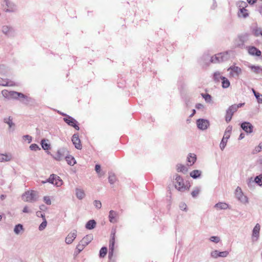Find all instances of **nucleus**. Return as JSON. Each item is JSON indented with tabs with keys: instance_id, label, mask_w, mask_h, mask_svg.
<instances>
[{
	"instance_id": "nucleus-41",
	"label": "nucleus",
	"mask_w": 262,
	"mask_h": 262,
	"mask_svg": "<svg viewBox=\"0 0 262 262\" xmlns=\"http://www.w3.org/2000/svg\"><path fill=\"white\" fill-rule=\"evenodd\" d=\"M108 180L111 184H113L116 180L115 176L114 174H110L108 177Z\"/></svg>"
},
{
	"instance_id": "nucleus-14",
	"label": "nucleus",
	"mask_w": 262,
	"mask_h": 262,
	"mask_svg": "<svg viewBox=\"0 0 262 262\" xmlns=\"http://www.w3.org/2000/svg\"><path fill=\"white\" fill-rule=\"evenodd\" d=\"M197 125L201 129H206L209 125V122L204 119H199L197 121Z\"/></svg>"
},
{
	"instance_id": "nucleus-63",
	"label": "nucleus",
	"mask_w": 262,
	"mask_h": 262,
	"mask_svg": "<svg viewBox=\"0 0 262 262\" xmlns=\"http://www.w3.org/2000/svg\"><path fill=\"white\" fill-rule=\"evenodd\" d=\"M195 114V110H193L192 114L190 115V117H192Z\"/></svg>"
},
{
	"instance_id": "nucleus-23",
	"label": "nucleus",
	"mask_w": 262,
	"mask_h": 262,
	"mask_svg": "<svg viewBox=\"0 0 262 262\" xmlns=\"http://www.w3.org/2000/svg\"><path fill=\"white\" fill-rule=\"evenodd\" d=\"M11 155L7 154H0V162H7L11 160Z\"/></svg>"
},
{
	"instance_id": "nucleus-18",
	"label": "nucleus",
	"mask_w": 262,
	"mask_h": 262,
	"mask_svg": "<svg viewBox=\"0 0 262 262\" xmlns=\"http://www.w3.org/2000/svg\"><path fill=\"white\" fill-rule=\"evenodd\" d=\"M241 127L243 130L248 133H250L252 132L253 126L249 122H244L242 124Z\"/></svg>"
},
{
	"instance_id": "nucleus-24",
	"label": "nucleus",
	"mask_w": 262,
	"mask_h": 262,
	"mask_svg": "<svg viewBox=\"0 0 262 262\" xmlns=\"http://www.w3.org/2000/svg\"><path fill=\"white\" fill-rule=\"evenodd\" d=\"M10 97L12 98H17L18 97L25 98H26V96H25L23 94L21 93H18L15 91H11Z\"/></svg>"
},
{
	"instance_id": "nucleus-30",
	"label": "nucleus",
	"mask_w": 262,
	"mask_h": 262,
	"mask_svg": "<svg viewBox=\"0 0 262 262\" xmlns=\"http://www.w3.org/2000/svg\"><path fill=\"white\" fill-rule=\"evenodd\" d=\"M201 174V171L199 170H194L190 173V176L193 179L199 178Z\"/></svg>"
},
{
	"instance_id": "nucleus-64",
	"label": "nucleus",
	"mask_w": 262,
	"mask_h": 262,
	"mask_svg": "<svg viewBox=\"0 0 262 262\" xmlns=\"http://www.w3.org/2000/svg\"><path fill=\"white\" fill-rule=\"evenodd\" d=\"M239 40L242 42H244V38L243 37H239L238 38Z\"/></svg>"
},
{
	"instance_id": "nucleus-29",
	"label": "nucleus",
	"mask_w": 262,
	"mask_h": 262,
	"mask_svg": "<svg viewBox=\"0 0 262 262\" xmlns=\"http://www.w3.org/2000/svg\"><path fill=\"white\" fill-rule=\"evenodd\" d=\"M222 85L223 88H227L230 86V83L228 79L225 77L221 78Z\"/></svg>"
},
{
	"instance_id": "nucleus-48",
	"label": "nucleus",
	"mask_w": 262,
	"mask_h": 262,
	"mask_svg": "<svg viewBox=\"0 0 262 262\" xmlns=\"http://www.w3.org/2000/svg\"><path fill=\"white\" fill-rule=\"evenodd\" d=\"M202 96L207 102H209L211 100V97L210 95L202 94Z\"/></svg>"
},
{
	"instance_id": "nucleus-43",
	"label": "nucleus",
	"mask_w": 262,
	"mask_h": 262,
	"mask_svg": "<svg viewBox=\"0 0 262 262\" xmlns=\"http://www.w3.org/2000/svg\"><path fill=\"white\" fill-rule=\"evenodd\" d=\"M227 141L228 140H225L223 138L222 139V141L220 143V148L222 150H223L224 149V148L225 147L227 142Z\"/></svg>"
},
{
	"instance_id": "nucleus-19",
	"label": "nucleus",
	"mask_w": 262,
	"mask_h": 262,
	"mask_svg": "<svg viewBox=\"0 0 262 262\" xmlns=\"http://www.w3.org/2000/svg\"><path fill=\"white\" fill-rule=\"evenodd\" d=\"M238 16L239 17L246 18L249 16V11L243 6L238 12Z\"/></svg>"
},
{
	"instance_id": "nucleus-54",
	"label": "nucleus",
	"mask_w": 262,
	"mask_h": 262,
	"mask_svg": "<svg viewBox=\"0 0 262 262\" xmlns=\"http://www.w3.org/2000/svg\"><path fill=\"white\" fill-rule=\"evenodd\" d=\"M255 150L256 152H259L262 150V142H260L259 145L255 147Z\"/></svg>"
},
{
	"instance_id": "nucleus-8",
	"label": "nucleus",
	"mask_w": 262,
	"mask_h": 262,
	"mask_svg": "<svg viewBox=\"0 0 262 262\" xmlns=\"http://www.w3.org/2000/svg\"><path fill=\"white\" fill-rule=\"evenodd\" d=\"M77 236V231L76 230H73L66 237L65 242L68 244H71Z\"/></svg>"
},
{
	"instance_id": "nucleus-28",
	"label": "nucleus",
	"mask_w": 262,
	"mask_h": 262,
	"mask_svg": "<svg viewBox=\"0 0 262 262\" xmlns=\"http://www.w3.org/2000/svg\"><path fill=\"white\" fill-rule=\"evenodd\" d=\"M96 224V223L94 220H90L86 223L85 227L88 229H92L95 227Z\"/></svg>"
},
{
	"instance_id": "nucleus-21",
	"label": "nucleus",
	"mask_w": 262,
	"mask_h": 262,
	"mask_svg": "<svg viewBox=\"0 0 262 262\" xmlns=\"http://www.w3.org/2000/svg\"><path fill=\"white\" fill-rule=\"evenodd\" d=\"M248 67L254 73L256 74H262V68L260 66L251 65Z\"/></svg>"
},
{
	"instance_id": "nucleus-61",
	"label": "nucleus",
	"mask_w": 262,
	"mask_h": 262,
	"mask_svg": "<svg viewBox=\"0 0 262 262\" xmlns=\"http://www.w3.org/2000/svg\"><path fill=\"white\" fill-rule=\"evenodd\" d=\"M24 137L28 140L29 143H30L31 141V140H32L31 137H30V136L26 135V136H25Z\"/></svg>"
},
{
	"instance_id": "nucleus-56",
	"label": "nucleus",
	"mask_w": 262,
	"mask_h": 262,
	"mask_svg": "<svg viewBox=\"0 0 262 262\" xmlns=\"http://www.w3.org/2000/svg\"><path fill=\"white\" fill-rule=\"evenodd\" d=\"M10 31V29L7 26H4L3 28V31L5 34H8Z\"/></svg>"
},
{
	"instance_id": "nucleus-17",
	"label": "nucleus",
	"mask_w": 262,
	"mask_h": 262,
	"mask_svg": "<svg viewBox=\"0 0 262 262\" xmlns=\"http://www.w3.org/2000/svg\"><path fill=\"white\" fill-rule=\"evenodd\" d=\"M93 238V236L92 234L86 235L80 241V243L85 247L92 241Z\"/></svg>"
},
{
	"instance_id": "nucleus-46",
	"label": "nucleus",
	"mask_w": 262,
	"mask_h": 262,
	"mask_svg": "<svg viewBox=\"0 0 262 262\" xmlns=\"http://www.w3.org/2000/svg\"><path fill=\"white\" fill-rule=\"evenodd\" d=\"M230 134H231V132L230 130H226L225 132V134H224V135L223 136V139H225V140H228V139L229 138L230 136Z\"/></svg>"
},
{
	"instance_id": "nucleus-5",
	"label": "nucleus",
	"mask_w": 262,
	"mask_h": 262,
	"mask_svg": "<svg viewBox=\"0 0 262 262\" xmlns=\"http://www.w3.org/2000/svg\"><path fill=\"white\" fill-rule=\"evenodd\" d=\"M63 120L68 125L73 127L76 130H78L79 127L77 124V121L73 118L68 116L67 117L63 118Z\"/></svg>"
},
{
	"instance_id": "nucleus-38",
	"label": "nucleus",
	"mask_w": 262,
	"mask_h": 262,
	"mask_svg": "<svg viewBox=\"0 0 262 262\" xmlns=\"http://www.w3.org/2000/svg\"><path fill=\"white\" fill-rule=\"evenodd\" d=\"M213 77L214 80L216 81H219L220 79H221V78H223V76L221 75V74L219 72L214 73Z\"/></svg>"
},
{
	"instance_id": "nucleus-26",
	"label": "nucleus",
	"mask_w": 262,
	"mask_h": 262,
	"mask_svg": "<svg viewBox=\"0 0 262 262\" xmlns=\"http://www.w3.org/2000/svg\"><path fill=\"white\" fill-rule=\"evenodd\" d=\"M66 160L68 164L70 165L73 166L76 164V160L75 158L71 155L66 156Z\"/></svg>"
},
{
	"instance_id": "nucleus-3",
	"label": "nucleus",
	"mask_w": 262,
	"mask_h": 262,
	"mask_svg": "<svg viewBox=\"0 0 262 262\" xmlns=\"http://www.w3.org/2000/svg\"><path fill=\"white\" fill-rule=\"evenodd\" d=\"M175 187L179 191H184L186 189L184 181L183 178L180 176H177L175 179Z\"/></svg>"
},
{
	"instance_id": "nucleus-11",
	"label": "nucleus",
	"mask_w": 262,
	"mask_h": 262,
	"mask_svg": "<svg viewBox=\"0 0 262 262\" xmlns=\"http://www.w3.org/2000/svg\"><path fill=\"white\" fill-rule=\"evenodd\" d=\"M66 150L64 149H60L58 150L54 156V158L58 161L62 160L66 156Z\"/></svg>"
},
{
	"instance_id": "nucleus-47",
	"label": "nucleus",
	"mask_w": 262,
	"mask_h": 262,
	"mask_svg": "<svg viewBox=\"0 0 262 262\" xmlns=\"http://www.w3.org/2000/svg\"><path fill=\"white\" fill-rule=\"evenodd\" d=\"M255 182L259 185H260V183L262 184V176L259 175L256 177L255 178Z\"/></svg>"
},
{
	"instance_id": "nucleus-52",
	"label": "nucleus",
	"mask_w": 262,
	"mask_h": 262,
	"mask_svg": "<svg viewBox=\"0 0 262 262\" xmlns=\"http://www.w3.org/2000/svg\"><path fill=\"white\" fill-rule=\"evenodd\" d=\"M257 101L259 103H262V95L260 94L259 93L257 94V95L255 96Z\"/></svg>"
},
{
	"instance_id": "nucleus-50",
	"label": "nucleus",
	"mask_w": 262,
	"mask_h": 262,
	"mask_svg": "<svg viewBox=\"0 0 262 262\" xmlns=\"http://www.w3.org/2000/svg\"><path fill=\"white\" fill-rule=\"evenodd\" d=\"M95 206L98 209L101 207V203L100 201L96 200L94 202Z\"/></svg>"
},
{
	"instance_id": "nucleus-31",
	"label": "nucleus",
	"mask_w": 262,
	"mask_h": 262,
	"mask_svg": "<svg viewBox=\"0 0 262 262\" xmlns=\"http://www.w3.org/2000/svg\"><path fill=\"white\" fill-rule=\"evenodd\" d=\"M177 170L178 172L185 173L187 171L188 169L187 167L182 164H178L177 166Z\"/></svg>"
},
{
	"instance_id": "nucleus-32",
	"label": "nucleus",
	"mask_w": 262,
	"mask_h": 262,
	"mask_svg": "<svg viewBox=\"0 0 262 262\" xmlns=\"http://www.w3.org/2000/svg\"><path fill=\"white\" fill-rule=\"evenodd\" d=\"M76 194L77 197L79 199H82L85 196V193L83 190L80 189H76Z\"/></svg>"
},
{
	"instance_id": "nucleus-53",
	"label": "nucleus",
	"mask_w": 262,
	"mask_h": 262,
	"mask_svg": "<svg viewBox=\"0 0 262 262\" xmlns=\"http://www.w3.org/2000/svg\"><path fill=\"white\" fill-rule=\"evenodd\" d=\"M200 190L198 189H196L192 191L191 195L193 197H196L199 193Z\"/></svg>"
},
{
	"instance_id": "nucleus-45",
	"label": "nucleus",
	"mask_w": 262,
	"mask_h": 262,
	"mask_svg": "<svg viewBox=\"0 0 262 262\" xmlns=\"http://www.w3.org/2000/svg\"><path fill=\"white\" fill-rule=\"evenodd\" d=\"M84 246L81 243H79V244L77 245L76 249L77 250L78 253H80L83 249L84 248Z\"/></svg>"
},
{
	"instance_id": "nucleus-57",
	"label": "nucleus",
	"mask_w": 262,
	"mask_h": 262,
	"mask_svg": "<svg viewBox=\"0 0 262 262\" xmlns=\"http://www.w3.org/2000/svg\"><path fill=\"white\" fill-rule=\"evenodd\" d=\"M95 170L97 172V173H99L101 170V167L99 165H96L95 166Z\"/></svg>"
},
{
	"instance_id": "nucleus-16",
	"label": "nucleus",
	"mask_w": 262,
	"mask_h": 262,
	"mask_svg": "<svg viewBox=\"0 0 262 262\" xmlns=\"http://www.w3.org/2000/svg\"><path fill=\"white\" fill-rule=\"evenodd\" d=\"M248 53L253 56H260L261 55V51L254 47H249L248 48Z\"/></svg>"
},
{
	"instance_id": "nucleus-49",
	"label": "nucleus",
	"mask_w": 262,
	"mask_h": 262,
	"mask_svg": "<svg viewBox=\"0 0 262 262\" xmlns=\"http://www.w3.org/2000/svg\"><path fill=\"white\" fill-rule=\"evenodd\" d=\"M43 201L47 205H50L51 204V201L50 200V197L48 196H45L43 198Z\"/></svg>"
},
{
	"instance_id": "nucleus-22",
	"label": "nucleus",
	"mask_w": 262,
	"mask_h": 262,
	"mask_svg": "<svg viewBox=\"0 0 262 262\" xmlns=\"http://www.w3.org/2000/svg\"><path fill=\"white\" fill-rule=\"evenodd\" d=\"M117 216L118 214L116 212L114 211V210H111L110 211L108 216L109 221H110V222L116 223L117 221Z\"/></svg>"
},
{
	"instance_id": "nucleus-37",
	"label": "nucleus",
	"mask_w": 262,
	"mask_h": 262,
	"mask_svg": "<svg viewBox=\"0 0 262 262\" xmlns=\"http://www.w3.org/2000/svg\"><path fill=\"white\" fill-rule=\"evenodd\" d=\"M114 245H115V238L113 237L110 242V246L109 248L112 251V252H113L114 249Z\"/></svg>"
},
{
	"instance_id": "nucleus-36",
	"label": "nucleus",
	"mask_w": 262,
	"mask_h": 262,
	"mask_svg": "<svg viewBox=\"0 0 262 262\" xmlns=\"http://www.w3.org/2000/svg\"><path fill=\"white\" fill-rule=\"evenodd\" d=\"M4 120L5 122L9 125V127H11L12 126H14V124L12 122V119L11 118V117H9L8 118H5Z\"/></svg>"
},
{
	"instance_id": "nucleus-27",
	"label": "nucleus",
	"mask_w": 262,
	"mask_h": 262,
	"mask_svg": "<svg viewBox=\"0 0 262 262\" xmlns=\"http://www.w3.org/2000/svg\"><path fill=\"white\" fill-rule=\"evenodd\" d=\"M48 140L42 139L41 141L42 148L44 150H49L50 148V144L48 143Z\"/></svg>"
},
{
	"instance_id": "nucleus-20",
	"label": "nucleus",
	"mask_w": 262,
	"mask_h": 262,
	"mask_svg": "<svg viewBox=\"0 0 262 262\" xmlns=\"http://www.w3.org/2000/svg\"><path fill=\"white\" fill-rule=\"evenodd\" d=\"M196 157L194 154H190L187 157L188 166H192L196 161Z\"/></svg>"
},
{
	"instance_id": "nucleus-4",
	"label": "nucleus",
	"mask_w": 262,
	"mask_h": 262,
	"mask_svg": "<svg viewBox=\"0 0 262 262\" xmlns=\"http://www.w3.org/2000/svg\"><path fill=\"white\" fill-rule=\"evenodd\" d=\"M48 181L50 183L57 187L61 186L63 184L62 180L59 177L55 174L51 175Z\"/></svg>"
},
{
	"instance_id": "nucleus-40",
	"label": "nucleus",
	"mask_w": 262,
	"mask_h": 262,
	"mask_svg": "<svg viewBox=\"0 0 262 262\" xmlns=\"http://www.w3.org/2000/svg\"><path fill=\"white\" fill-rule=\"evenodd\" d=\"M30 148L31 150H34V151H36L37 150L40 149V147L36 144H32L30 146Z\"/></svg>"
},
{
	"instance_id": "nucleus-59",
	"label": "nucleus",
	"mask_w": 262,
	"mask_h": 262,
	"mask_svg": "<svg viewBox=\"0 0 262 262\" xmlns=\"http://www.w3.org/2000/svg\"><path fill=\"white\" fill-rule=\"evenodd\" d=\"M195 107L197 109H201V108H203L204 107V105L201 103H198L196 104Z\"/></svg>"
},
{
	"instance_id": "nucleus-7",
	"label": "nucleus",
	"mask_w": 262,
	"mask_h": 262,
	"mask_svg": "<svg viewBox=\"0 0 262 262\" xmlns=\"http://www.w3.org/2000/svg\"><path fill=\"white\" fill-rule=\"evenodd\" d=\"M3 8L6 12L13 10L14 5L9 0H4L2 4Z\"/></svg>"
},
{
	"instance_id": "nucleus-60",
	"label": "nucleus",
	"mask_w": 262,
	"mask_h": 262,
	"mask_svg": "<svg viewBox=\"0 0 262 262\" xmlns=\"http://www.w3.org/2000/svg\"><path fill=\"white\" fill-rule=\"evenodd\" d=\"M23 212L25 213H29L30 212V210L27 206H25L23 209Z\"/></svg>"
},
{
	"instance_id": "nucleus-44",
	"label": "nucleus",
	"mask_w": 262,
	"mask_h": 262,
	"mask_svg": "<svg viewBox=\"0 0 262 262\" xmlns=\"http://www.w3.org/2000/svg\"><path fill=\"white\" fill-rule=\"evenodd\" d=\"M47 224V222L46 219H45V220H43V222H42V223L40 225V226L39 227V229L40 230H43L46 227Z\"/></svg>"
},
{
	"instance_id": "nucleus-51",
	"label": "nucleus",
	"mask_w": 262,
	"mask_h": 262,
	"mask_svg": "<svg viewBox=\"0 0 262 262\" xmlns=\"http://www.w3.org/2000/svg\"><path fill=\"white\" fill-rule=\"evenodd\" d=\"M210 240L211 241V242H215L216 243L219 242L220 241V238L219 237L217 236H211L210 238Z\"/></svg>"
},
{
	"instance_id": "nucleus-62",
	"label": "nucleus",
	"mask_w": 262,
	"mask_h": 262,
	"mask_svg": "<svg viewBox=\"0 0 262 262\" xmlns=\"http://www.w3.org/2000/svg\"><path fill=\"white\" fill-rule=\"evenodd\" d=\"M247 2L250 4H253L256 2V0H247Z\"/></svg>"
},
{
	"instance_id": "nucleus-2",
	"label": "nucleus",
	"mask_w": 262,
	"mask_h": 262,
	"mask_svg": "<svg viewBox=\"0 0 262 262\" xmlns=\"http://www.w3.org/2000/svg\"><path fill=\"white\" fill-rule=\"evenodd\" d=\"M37 192L34 190H29L23 195V200L25 202H31L35 200Z\"/></svg>"
},
{
	"instance_id": "nucleus-9",
	"label": "nucleus",
	"mask_w": 262,
	"mask_h": 262,
	"mask_svg": "<svg viewBox=\"0 0 262 262\" xmlns=\"http://www.w3.org/2000/svg\"><path fill=\"white\" fill-rule=\"evenodd\" d=\"M225 56V53H219L212 56L211 58V61L213 63H217L224 60Z\"/></svg>"
},
{
	"instance_id": "nucleus-13",
	"label": "nucleus",
	"mask_w": 262,
	"mask_h": 262,
	"mask_svg": "<svg viewBox=\"0 0 262 262\" xmlns=\"http://www.w3.org/2000/svg\"><path fill=\"white\" fill-rule=\"evenodd\" d=\"M235 195L236 198L242 202H247V198L243 194L242 189L240 187H237L235 191Z\"/></svg>"
},
{
	"instance_id": "nucleus-39",
	"label": "nucleus",
	"mask_w": 262,
	"mask_h": 262,
	"mask_svg": "<svg viewBox=\"0 0 262 262\" xmlns=\"http://www.w3.org/2000/svg\"><path fill=\"white\" fill-rule=\"evenodd\" d=\"M2 94L5 97L9 98L10 97L11 91L4 90L2 91Z\"/></svg>"
},
{
	"instance_id": "nucleus-34",
	"label": "nucleus",
	"mask_w": 262,
	"mask_h": 262,
	"mask_svg": "<svg viewBox=\"0 0 262 262\" xmlns=\"http://www.w3.org/2000/svg\"><path fill=\"white\" fill-rule=\"evenodd\" d=\"M215 207L217 208H219V209H226L227 207H228V205L227 204L225 203H217L215 205Z\"/></svg>"
},
{
	"instance_id": "nucleus-35",
	"label": "nucleus",
	"mask_w": 262,
	"mask_h": 262,
	"mask_svg": "<svg viewBox=\"0 0 262 262\" xmlns=\"http://www.w3.org/2000/svg\"><path fill=\"white\" fill-rule=\"evenodd\" d=\"M23 230V226L21 224H18L17 225H16L15 227L14 231L16 234H18Z\"/></svg>"
},
{
	"instance_id": "nucleus-12",
	"label": "nucleus",
	"mask_w": 262,
	"mask_h": 262,
	"mask_svg": "<svg viewBox=\"0 0 262 262\" xmlns=\"http://www.w3.org/2000/svg\"><path fill=\"white\" fill-rule=\"evenodd\" d=\"M72 142L75 145V147L78 149H81L82 145L81 144L80 140L79 138L78 135L74 134L72 139Z\"/></svg>"
},
{
	"instance_id": "nucleus-42",
	"label": "nucleus",
	"mask_w": 262,
	"mask_h": 262,
	"mask_svg": "<svg viewBox=\"0 0 262 262\" xmlns=\"http://www.w3.org/2000/svg\"><path fill=\"white\" fill-rule=\"evenodd\" d=\"M261 29L260 28H256L253 30V34L255 36L261 35Z\"/></svg>"
},
{
	"instance_id": "nucleus-1",
	"label": "nucleus",
	"mask_w": 262,
	"mask_h": 262,
	"mask_svg": "<svg viewBox=\"0 0 262 262\" xmlns=\"http://www.w3.org/2000/svg\"><path fill=\"white\" fill-rule=\"evenodd\" d=\"M244 105V103H239L238 104H233L230 106L227 110L225 116L226 121L229 122L231 121L233 114L237 111L238 108Z\"/></svg>"
},
{
	"instance_id": "nucleus-15",
	"label": "nucleus",
	"mask_w": 262,
	"mask_h": 262,
	"mask_svg": "<svg viewBox=\"0 0 262 262\" xmlns=\"http://www.w3.org/2000/svg\"><path fill=\"white\" fill-rule=\"evenodd\" d=\"M15 83L14 81L9 80L8 79L0 78V85L4 86H15Z\"/></svg>"
},
{
	"instance_id": "nucleus-58",
	"label": "nucleus",
	"mask_w": 262,
	"mask_h": 262,
	"mask_svg": "<svg viewBox=\"0 0 262 262\" xmlns=\"http://www.w3.org/2000/svg\"><path fill=\"white\" fill-rule=\"evenodd\" d=\"M36 215H37V216H41V217L43 219V220H45V215L42 214L41 213V212H40V211H37V212H36Z\"/></svg>"
},
{
	"instance_id": "nucleus-55",
	"label": "nucleus",
	"mask_w": 262,
	"mask_h": 262,
	"mask_svg": "<svg viewBox=\"0 0 262 262\" xmlns=\"http://www.w3.org/2000/svg\"><path fill=\"white\" fill-rule=\"evenodd\" d=\"M180 208L182 210H186L187 208V205L184 203H181L180 205Z\"/></svg>"
},
{
	"instance_id": "nucleus-6",
	"label": "nucleus",
	"mask_w": 262,
	"mask_h": 262,
	"mask_svg": "<svg viewBox=\"0 0 262 262\" xmlns=\"http://www.w3.org/2000/svg\"><path fill=\"white\" fill-rule=\"evenodd\" d=\"M228 71H230V75L232 77L238 76L242 73L241 68L235 66L230 67Z\"/></svg>"
},
{
	"instance_id": "nucleus-25",
	"label": "nucleus",
	"mask_w": 262,
	"mask_h": 262,
	"mask_svg": "<svg viewBox=\"0 0 262 262\" xmlns=\"http://www.w3.org/2000/svg\"><path fill=\"white\" fill-rule=\"evenodd\" d=\"M260 226L258 224H257L254 227L253 230L252 236L253 237H255L256 239L258 238L259 236V231H260Z\"/></svg>"
},
{
	"instance_id": "nucleus-10",
	"label": "nucleus",
	"mask_w": 262,
	"mask_h": 262,
	"mask_svg": "<svg viewBox=\"0 0 262 262\" xmlns=\"http://www.w3.org/2000/svg\"><path fill=\"white\" fill-rule=\"evenodd\" d=\"M229 252L227 251L219 252L217 250H214L211 253V255L213 258H217L218 257H225L228 256Z\"/></svg>"
},
{
	"instance_id": "nucleus-33",
	"label": "nucleus",
	"mask_w": 262,
	"mask_h": 262,
	"mask_svg": "<svg viewBox=\"0 0 262 262\" xmlns=\"http://www.w3.org/2000/svg\"><path fill=\"white\" fill-rule=\"evenodd\" d=\"M107 248L105 247H102L100 250L99 256L100 257H104L107 254Z\"/></svg>"
}]
</instances>
